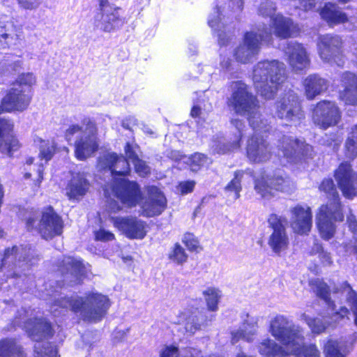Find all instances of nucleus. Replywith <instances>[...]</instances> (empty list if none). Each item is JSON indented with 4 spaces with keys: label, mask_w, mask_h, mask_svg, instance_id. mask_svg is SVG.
Returning a JSON list of instances; mask_svg holds the SVG:
<instances>
[{
    "label": "nucleus",
    "mask_w": 357,
    "mask_h": 357,
    "mask_svg": "<svg viewBox=\"0 0 357 357\" xmlns=\"http://www.w3.org/2000/svg\"><path fill=\"white\" fill-rule=\"evenodd\" d=\"M24 328L31 339L37 343L34 346L35 357H57V349L49 342H41L43 338L53 335L51 324L45 319H29L24 321Z\"/></svg>",
    "instance_id": "obj_9"
},
{
    "label": "nucleus",
    "mask_w": 357,
    "mask_h": 357,
    "mask_svg": "<svg viewBox=\"0 0 357 357\" xmlns=\"http://www.w3.org/2000/svg\"><path fill=\"white\" fill-rule=\"evenodd\" d=\"M300 319L305 321L311 329L312 332L316 334L323 333L329 325L328 321H324L319 318H312L305 313L301 314Z\"/></svg>",
    "instance_id": "obj_43"
},
{
    "label": "nucleus",
    "mask_w": 357,
    "mask_h": 357,
    "mask_svg": "<svg viewBox=\"0 0 357 357\" xmlns=\"http://www.w3.org/2000/svg\"><path fill=\"white\" fill-rule=\"evenodd\" d=\"M89 182L83 174L73 175L66 188V195L69 199H79L87 192Z\"/></svg>",
    "instance_id": "obj_36"
},
{
    "label": "nucleus",
    "mask_w": 357,
    "mask_h": 357,
    "mask_svg": "<svg viewBox=\"0 0 357 357\" xmlns=\"http://www.w3.org/2000/svg\"><path fill=\"white\" fill-rule=\"evenodd\" d=\"M110 307L109 298L99 293H89L84 297H66L54 296L51 311L57 315V307L70 308L80 319L89 322H98L102 319Z\"/></svg>",
    "instance_id": "obj_3"
},
{
    "label": "nucleus",
    "mask_w": 357,
    "mask_h": 357,
    "mask_svg": "<svg viewBox=\"0 0 357 357\" xmlns=\"http://www.w3.org/2000/svg\"><path fill=\"white\" fill-rule=\"evenodd\" d=\"M65 138L69 143L74 140L75 155L79 160L90 157L99 146L96 124L89 118L70 125L66 130Z\"/></svg>",
    "instance_id": "obj_6"
},
{
    "label": "nucleus",
    "mask_w": 357,
    "mask_h": 357,
    "mask_svg": "<svg viewBox=\"0 0 357 357\" xmlns=\"http://www.w3.org/2000/svg\"><path fill=\"white\" fill-rule=\"evenodd\" d=\"M31 100V94L24 92L20 89L13 86L2 99L0 114L3 112L23 111L26 109Z\"/></svg>",
    "instance_id": "obj_26"
},
{
    "label": "nucleus",
    "mask_w": 357,
    "mask_h": 357,
    "mask_svg": "<svg viewBox=\"0 0 357 357\" xmlns=\"http://www.w3.org/2000/svg\"><path fill=\"white\" fill-rule=\"evenodd\" d=\"M189 159L190 162V169L193 172H197L202 167L208 166L211 163L210 158H208L206 155L200 153H195L192 155Z\"/></svg>",
    "instance_id": "obj_50"
},
{
    "label": "nucleus",
    "mask_w": 357,
    "mask_h": 357,
    "mask_svg": "<svg viewBox=\"0 0 357 357\" xmlns=\"http://www.w3.org/2000/svg\"><path fill=\"white\" fill-rule=\"evenodd\" d=\"M283 52L293 71L301 73L310 66V56L303 44L296 41L288 42L284 47Z\"/></svg>",
    "instance_id": "obj_19"
},
{
    "label": "nucleus",
    "mask_w": 357,
    "mask_h": 357,
    "mask_svg": "<svg viewBox=\"0 0 357 357\" xmlns=\"http://www.w3.org/2000/svg\"><path fill=\"white\" fill-rule=\"evenodd\" d=\"M227 12L225 8L215 6L208 16V24L212 29L218 32V43L220 45H226L231 39L232 33L230 31L225 32L222 29L225 28L229 19H232L236 15L241 13L243 8V0H231L229 3Z\"/></svg>",
    "instance_id": "obj_11"
},
{
    "label": "nucleus",
    "mask_w": 357,
    "mask_h": 357,
    "mask_svg": "<svg viewBox=\"0 0 357 357\" xmlns=\"http://www.w3.org/2000/svg\"><path fill=\"white\" fill-rule=\"evenodd\" d=\"M287 78L284 63L276 60H264L257 63L252 70L253 84L265 99L274 98L278 86Z\"/></svg>",
    "instance_id": "obj_4"
},
{
    "label": "nucleus",
    "mask_w": 357,
    "mask_h": 357,
    "mask_svg": "<svg viewBox=\"0 0 357 357\" xmlns=\"http://www.w3.org/2000/svg\"><path fill=\"white\" fill-rule=\"evenodd\" d=\"M319 189L327 194L330 202L322 205L317 215V225L321 237L326 240L331 238L335 231V222L342 221L343 215L338 192L332 179H324Z\"/></svg>",
    "instance_id": "obj_5"
},
{
    "label": "nucleus",
    "mask_w": 357,
    "mask_h": 357,
    "mask_svg": "<svg viewBox=\"0 0 357 357\" xmlns=\"http://www.w3.org/2000/svg\"><path fill=\"white\" fill-rule=\"evenodd\" d=\"M26 227L29 231H36L45 239H51L63 232L62 218L52 207L45 208L41 215L31 211L26 218Z\"/></svg>",
    "instance_id": "obj_7"
},
{
    "label": "nucleus",
    "mask_w": 357,
    "mask_h": 357,
    "mask_svg": "<svg viewBox=\"0 0 357 357\" xmlns=\"http://www.w3.org/2000/svg\"><path fill=\"white\" fill-rule=\"evenodd\" d=\"M149 196L142 204V214L145 217L160 215L167 206V199L163 193L156 187L149 188Z\"/></svg>",
    "instance_id": "obj_27"
},
{
    "label": "nucleus",
    "mask_w": 357,
    "mask_h": 357,
    "mask_svg": "<svg viewBox=\"0 0 357 357\" xmlns=\"http://www.w3.org/2000/svg\"><path fill=\"white\" fill-rule=\"evenodd\" d=\"M310 285L316 295L327 305L333 321H337L348 316L349 310L346 307H341L338 310L336 309V305L330 298V288L326 282L319 279H315L310 281Z\"/></svg>",
    "instance_id": "obj_25"
},
{
    "label": "nucleus",
    "mask_w": 357,
    "mask_h": 357,
    "mask_svg": "<svg viewBox=\"0 0 357 357\" xmlns=\"http://www.w3.org/2000/svg\"><path fill=\"white\" fill-rule=\"evenodd\" d=\"M341 291V293L345 295L347 298V302L354 316L357 314V293L352 289L351 287L347 282L342 284L340 289H337L335 292Z\"/></svg>",
    "instance_id": "obj_45"
},
{
    "label": "nucleus",
    "mask_w": 357,
    "mask_h": 357,
    "mask_svg": "<svg viewBox=\"0 0 357 357\" xmlns=\"http://www.w3.org/2000/svg\"><path fill=\"white\" fill-rule=\"evenodd\" d=\"M305 338L300 348V356L293 355L295 357H320V352L314 344H305Z\"/></svg>",
    "instance_id": "obj_52"
},
{
    "label": "nucleus",
    "mask_w": 357,
    "mask_h": 357,
    "mask_svg": "<svg viewBox=\"0 0 357 357\" xmlns=\"http://www.w3.org/2000/svg\"><path fill=\"white\" fill-rule=\"evenodd\" d=\"M112 191L123 204L130 207L135 206L142 199L138 184L125 178H116Z\"/></svg>",
    "instance_id": "obj_21"
},
{
    "label": "nucleus",
    "mask_w": 357,
    "mask_h": 357,
    "mask_svg": "<svg viewBox=\"0 0 357 357\" xmlns=\"http://www.w3.org/2000/svg\"><path fill=\"white\" fill-rule=\"evenodd\" d=\"M275 114L278 118L284 119L294 125L304 118L301 102L297 94L289 91L275 103Z\"/></svg>",
    "instance_id": "obj_15"
},
{
    "label": "nucleus",
    "mask_w": 357,
    "mask_h": 357,
    "mask_svg": "<svg viewBox=\"0 0 357 357\" xmlns=\"http://www.w3.org/2000/svg\"><path fill=\"white\" fill-rule=\"evenodd\" d=\"M205 297L208 308L211 311H216L218 310V304L221 297L220 291L215 287H208L203 291Z\"/></svg>",
    "instance_id": "obj_46"
},
{
    "label": "nucleus",
    "mask_w": 357,
    "mask_h": 357,
    "mask_svg": "<svg viewBox=\"0 0 357 357\" xmlns=\"http://www.w3.org/2000/svg\"><path fill=\"white\" fill-rule=\"evenodd\" d=\"M357 341V332L353 333L349 335L347 340H343V343H345L348 347H351V351L353 350L354 345Z\"/></svg>",
    "instance_id": "obj_63"
},
{
    "label": "nucleus",
    "mask_w": 357,
    "mask_h": 357,
    "mask_svg": "<svg viewBox=\"0 0 357 357\" xmlns=\"http://www.w3.org/2000/svg\"><path fill=\"white\" fill-rule=\"evenodd\" d=\"M114 225L128 238L142 239L147 233V224L137 217H116L112 219Z\"/></svg>",
    "instance_id": "obj_23"
},
{
    "label": "nucleus",
    "mask_w": 357,
    "mask_h": 357,
    "mask_svg": "<svg viewBox=\"0 0 357 357\" xmlns=\"http://www.w3.org/2000/svg\"><path fill=\"white\" fill-rule=\"evenodd\" d=\"M247 156L254 162H263L268 160L272 154L270 144L262 137L257 135L250 137L247 142Z\"/></svg>",
    "instance_id": "obj_28"
},
{
    "label": "nucleus",
    "mask_w": 357,
    "mask_h": 357,
    "mask_svg": "<svg viewBox=\"0 0 357 357\" xmlns=\"http://www.w3.org/2000/svg\"><path fill=\"white\" fill-rule=\"evenodd\" d=\"M136 172L141 176H145L150 173L151 169L146 162L139 159L133 163Z\"/></svg>",
    "instance_id": "obj_58"
},
{
    "label": "nucleus",
    "mask_w": 357,
    "mask_h": 357,
    "mask_svg": "<svg viewBox=\"0 0 357 357\" xmlns=\"http://www.w3.org/2000/svg\"><path fill=\"white\" fill-rule=\"evenodd\" d=\"M183 242L187 246V248L191 250H195L199 245V243L197 240L195 238L194 235L192 234H185L183 238Z\"/></svg>",
    "instance_id": "obj_59"
},
{
    "label": "nucleus",
    "mask_w": 357,
    "mask_h": 357,
    "mask_svg": "<svg viewBox=\"0 0 357 357\" xmlns=\"http://www.w3.org/2000/svg\"><path fill=\"white\" fill-rule=\"evenodd\" d=\"M342 82L344 89L340 93V98L347 105H357V76L350 72L342 75Z\"/></svg>",
    "instance_id": "obj_33"
},
{
    "label": "nucleus",
    "mask_w": 357,
    "mask_h": 357,
    "mask_svg": "<svg viewBox=\"0 0 357 357\" xmlns=\"http://www.w3.org/2000/svg\"><path fill=\"white\" fill-rule=\"evenodd\" d=\"M126 23V18L121 15L119 7H107L98 11L93 17L95 29L105 33H111L120 29Z\"/></svg>",
    "instance_id": "obj_17"
},
{
    "label": "nucleus",
    "mask_w": 357,
    "mask_h": 357,
    "mask_svg": "<svg viewBox=\"0 0 357 357\" xmlns=\"http://www.w3.org/2000/svg\"><path fill=\"white\" fill-rule=\"evenodd\" d=\"M20 61H13L11 60L2 61L0 62V75L15 70L17 67L20 66Z\"/></svg>",
    "instance_id": "obj_56"
},
{
    "label": "nucleus",
    "mask_w": 357,
    "mask_h": 357,
    "mask_svg": "<svg viewBox=\"0 0 357 357\" xmlns=\"http://www.w3.org/2000/svg\"><path fill=\"white\" fill-rule=\"evenodd\" d=\"M18 39L19 36L13 22L3 23L0 22V43L3 48L15 45Z\"/></svg>",
    "instance_id": "obj_40"
},
{
    "label": "nucleus",
    "mask_w": 357,
    "mask_h": 357,
    "mask_svg": "<svg viewBox=\"0 0 357 357\" xmlns=\"http://www.w3.org/2000/svg\"><path fill=\"white\" fill-rule=\"evenodd\" d=\"M345 148L348 158L353 159L357 156V125L352 128L346 141Z\"/></svg>",
    "instance_id": "obj_47"
},
{
    "label": "nucleus",
    "mask_w": 357,
    "mask_h": 357,
    "mask_svg": "<svg viewBox=\"0 0 357 357\" xmlns=\"http://www.w3.org/2000/svg\"><path fill=\"white\" fill-rule=\"evenodd\" d=\"M276 6L275 3L271 0H264L261 2L258 8L259 15L264 17H270L271 20L276 15Z\"/></svg>",
    "instance_id": "obj_51"
},
{
    "label": "nucleus",
    "mask_w": 357,
    "mask_h": 357,
    "mask_svg": "<svg viewBox=\"0 0 357 357\" xmlns=\"http://www.w3.org/2000/svg\"><path fill=\"white\" fill-rule=\"evenodd\" d=\"M212 109V105L208 101H206L204 97L195 101L191 109L190 116L192 118L201 117L204 113H208Z\"/></svg>",
    "instance_id": "obj_48"
},
{
    "label": "nucleus",
    "mask_w": 357,
    "mask_h": 357,
    "mask_svg": "<svg viewBox=\"0 0 357 357\" xmlns=\"http://www.w3.org/2000/svg\"><path fill=\"white\" fill-rule=\"evenodd\" d=\"M243 175L244 172L242 171L236 172L234 178L225 187V192L227 196L231 197L234 200L240 197V192L242 190L241 183Z\"/></svg>",
    "instance_id": "obj_42"
},
{
    "label": "nucleus",
    "mask_w": 357,
    "mask_h": 357,
    "mask_svg": "<svg viewBox=\"0 0 357 357\" xmlns=\"http://www.w3.org/2000/svg\"><path fill=\"white\" fill-rule=\"evenodd\" d=\"M351 351V347H348L343 343L342 339L340 341L328 340L324 349L326 357H347Z\"/></svg>",
    "instance_id": "obj_39"
},
{
    "label": "nucleus",
    "mask_w": 357,
    "mask_h": 357,
    "mask_svg": "<svg viewBox=\"0 0 357 357\" xmlns=\"http://www.w3.org/2000/svg\"><path fill=\"white\" fill-rule=\"evenodd\" d=\"M39 158L47 163L52 159L56 151V143L54 140H40L38 146Z\"/></svg>",
    "instance_id": "obj_44"
},
{
    "label": "nucleus",
    "mask_w": 357,
    "mask_h": 357,
    "mask_svg": "<svg viewBox=\"0 0 357 357\" xmlns=\"http://www.w3.org/2000/svg\"><path fill=\"white\" fill-rule=\"evenodd\" d=\"M36 82V78L32 73L22 74L20 75L16 80V82L13 84V86H16L24 92L31 94V87Z\"/></svg>",
    "instance_id": "obj_49"
},
{
    "label": "nucleus",
    "mask_w": 357,
    "mask_h": 357,
    "mask_svg": "<svg viewBox=\"0 0 357 357\" xmlns=\"http://www.w3.org/2000/svg\"><path fill=\"white\" fill-rule=\"evenodd\" d=\"M303 86L307 98L312 100L327 90L328 82L319 75L312 74L305 79Z\"/></svg>",
    "instance_id": "obj_35"
},
{
    "label": "nucleus",
    "mask_w": 357,
    "mask_h": 357,
    "mask_svg": "<svg viewBox=\"0 0 357 357\" xmlns=\"http://www.w3.org/2000/svg\"><path fill=\"white\" fill-rule=\"evenodd\" d=\"M340 119V112L334 102L321 101L313 109L314 123L324 129L337 124Z\"/></svg>",
    "instance_id": "obj_20"
},
{
    "label": "nucleus",
    "mask_w": 357,
    "mask_h": 357,
    "mask_svg": "<svg viewBox=\"0 0 357 357\" xmlns=\"http://www.w3.org/2000/svg\"><path fill=\"white\" fill-rule=\"evenodd\" d=\"M294 188L291 178L281 170L272 174H262L255 181V190L262 197L268 199L273 196L272 190L289 192Z\"/></svg>",
    "instance_id": "obj_13"
},
{
    "label": "nucleus",
    "mask_w": 357,
    "mask_h": 357,
    "mask_svg": "<svg viewBox=\"0 0 357 357\" xmlns=\"http://www.w3.org/2000/svg\"><path fill=\"white\" fill-rule=\"evenodd\" d=\"M19 6L24 10H36L41 3V0H17Z\"/></svg>",
    "instance_id": "obj_57"
},
{
    "label": "nucleus",
    "mask_w": 357,
    "mask_h": 357,
    "mask_svg": "<svg viewBox=\"0 0 357 357\" xmlns=\"http://www.w3.org/2000/svg\"><path fill=\"white\" fill-rule=\"evenodd\" d=\"M129 329L116 330L114 333V338L118 341L123 340L127 335Z\"/></svg>",
    "instance_id": "obj_64"
},
{
    "label": "nucleus",
    "mask_w": 357,
    "mask_h": 357,
    "mask_svg": "<svg viewBox=\"0 0 357 357\" xmlns=\"http://www.w3.org/2000/svg\"><path fill=\"white\" fill-rule=\"evenodd\" d=\"M277 155L283 163H296L302 158H312V146L292 136L283 135L278 142Z\"/></svg>",
    "instance_id": "obj_12"
},
{
    "label": "nucleus",
    "mask_w": 357,
    "mask_h": 357,
    "mask_svg": "<svg viewBox=\"0 0 357 357\" xmlns=\"http://www.w3.org/2000/svg\"><path fill=\"white\" fill-rule=\"evenodd\" d=\"M320 15L330 26L345 23L348 21L347 15L341 11L335 3H326L321 9Z\"/></svg>",
    "instance_id": "obj_37"
},
{
    "label": "nucleus",
    "mask_w": 357,
    "mask_h": 357,
    "mask_svg": "<svg viewBox=\"0 0 357 357\" xmlns=\"http://www.w3.org/2000/svg\"><path fill=\"white\" fill-rule=\"evenodd\" d=\"M96 239L101 241H109L114 238V235L112 232L104 229H100L95 233Z\"/></svg>",
    "instance_id": "obj_60"
},
{
    "label": "nucleus",
    "mask_w": 357,
    "mask_h": 357,
    "mask_svg": "<svg viewBox=\"0 0 357 357\" xmlns=\"http://www.w3.org/2000/svg\"><path fill=\"white\" fill-rule=\"evenodd\" d=\"M318 52L324 62L342 66L344 63L343 40L336 34H324L319 37Z\"/></svg>",
    "instance_id": "obj_14"
},
{
    "label": "nucleus",
    "mask_w": 357,
    "mask_h": 357,
    "mask_svg": "<svg viewBox=\"0 0 357 357\" xmlns=\"http://www.w3.org/2000/svg\"><path fill=\"white\" fill-rule=\"evenodd\" d=\"M31 248L25 246H13L5 250L1 271L8 278H22L28 269V259Z\"/></svg>",
    "instance_id": "obj_10"
},
{
    "label": "nucleus",
    "mask_w": 357,
    "mask_h": 357,
    "mask_svg": "<svg viewBox=\"0 0 357 357\" xmlns=\"http://www.w3.org/2000/svg\"><path fill=\"white\" fill-rule=\"evenodd\" d=\"M0 357H27L23 348L13 339L0 341Z\"/></svg>",
    "instance_id": "obj_38"
},
{
    "label": "nucleus",
    "mask_w": 357,
    "mask_h": 357,
    "mask_svg": "<svg viewBox=\"0 0 357 357\" xmlns=\"http://www.w3.org/2000/svg\"><path fill=\"white\" fill-rule=\"evenodd\" d=\"M231 94L228 98L229 107L238 115L245 116L256 132H266L271 128V117L263 114L257 98L242 81L231 82Z\"/></svg>",
    "instance_id": "obj_2"
},
{
    "label": "nucleus",
    "mask_w": 357,
    "mask_h": 357,
    "mask_svg": "<svg viewBox=\"0 0 357 357\" xmlns=\"http://www.w3.org/2000/svg\"><path fill=\"white\" fill-rule=\"evenodd\" d=\"M268 223L273 231L268 238V244L274 253L280 255L287 250L289 245V238L285 228L287 220L272 214L268 218Z\"/></svg>",
    "instance_id": "obj_18"
},
{
    "label": "nucleus",
    "mask_w": 357,
    "mask_h": 357,
    "mask_svg": "<svg viewBox=\"0 0 357 357\" xmlns=\"http://www.w3.org/2000/svg\"><path fill=\"white\" fill-rule=\"evenodd\" d=\"M61 265V272L64 281L71 285L79 283L82 278L90 271L89 265L84 264L79 258L65 257Z\"/></svg>",
    "instance_id": "obj_22"
},
{
    "label": "nucleus",
    "mask_w": 357,
    "mask_h": 357,
    "mask_svg": "<svg viewBox=\"0 0 357 357\" xmlns=\"http://www.w3.org/2000/svg\"><path fill=\"white\" fill-rule=\"evenodd\" d=\"M257 321L254 317L247 315V319L244 321L238 330L231 333V343L236 344L240 340L247 342H252L257 332Z\"/></svg>",
    "instance_id": "obj_34"
},
{
    "label": "nucleus",
    "mask_w": 357,
    "mask_h": 357,
    "mask_svg": "<svg viewBox=\"0 0 357 357\" xmlns=\"http://www.w3.org/2000/svg\"><path fill=\"white\" fill-rule=\"evenodd\" d=\"M271 40V31L266 27H259L246 32L242 43L235 50L236 60L242 63L252 62L259 54L262 45L268 44Z\"/></svg>",
    "instance_id": "obj_8"
},
{
    "label": "nucleus",
    "mask_w": 357,
    "mask_h": 357,
    "mask_svg": "<svg viewBox=\"0 0 357 357\" xmlns=\"http://www.w3.org/2000/svg\"><path fill=\"white\" fill-rule=\"evenodd\" d=\"M170 258L178 264H182L186 261L188 256L184 249L180 245L176 244Z\"/></svg>",
    "instance_id": "obj_55"
},
{
    "label": "nucleus",
    "mask_w": 357,
    "mask_h": 357,
    "mask_svg": "<svg viewBox=\"0 0 357 357\" xmlns=\"http://www.w3.org/2000/svg\"><path fill=\"white\" fill-rule=\"evenodd\" d=\"M291 227L296 234H307L312 225V215L309 206L298 205L291 209Z\"/></svg>",
    "instance_id": "obj_29"
},
{
    "label": "nucleus",
    "mask_w": 357,
    "mask_h": 357,
    "mask_svg": "<svg viewBox=\"0 0 357 357\" xmlns=\"http://www.w3.org/2000/svg\"><path fill=\"white\" fill-rule=\"evenodd\" d=\"M12 130L10 121L0 118V151L10 157L20 147L17 139L10 134Z\"/></svg>",
    "instance_id": "obj_31"
},
{
    "label": "nucleus",
    "mask_w": 357,
    "mask_h": 357,
    "mask_svg": "<svg viewBox=\"0 0 357 357\" xmlns=\"http://www.w3.org/2000/svg\"><path fill=\"white\" fill-rule=\"evenodd\" d=\"M198 312H185L181 313L178 324L184 325L185 331L190 335L194 334L200 328Z\"/></svg>",
    "instance_id": "obj_41"
},
{
    "label": "nucleus",
    "mask_w": 357,
    "mask_h": 357,
    "mask_svg": "<svg viewBox=\"0 0 357 357\" xmlns=\"http://www.w3.org/2000/svg\"><path fill=\"white\" fill-rule=\"evenodd\" d=\"M271 24L274 34L280 38H290L299 30L298 25L291 18L280 14H277L271 20Z\"/></svg>",
    "instance_id": "obj_32"
},
{
    "label": "nucleus",
    "mask_w": 357,
    "mask_h": 357,
    "mask_svg": "<svg viewBox=\"0 0 357 357\" xmlns=\"http://www.w3.org/2000/svg\"><path fill=\"white\" fill-rule=\"evenodd\" d=\"M98 166L107 169L112 176L126 175L130 172L128 161L123 156L116 153H107L99 159Z\"/></svg>",
    "instance_id": "obj_30"
},
{
    "label": "nucleus",
    "mask_w": 357,
    "mask_h": 357,
    "mask_svg": "<svg viewBox=\"0 0 357 357\" xmlns=\"http://www.w3.org/2000/svg\"><path fill=\"white\" fill-rule=\"evenodd\" d=\"M137 120L135 117L130 116L124 119L121 122V126L127 130H131L132 127L137 124Z\"/></svg>",
    "instance_id": "obj_61"
},
{
    "label": "nucleus",
    "mask_w": 357,
    "mask_h": 357,
    "mask_svg": "<svg viewBox=\"0 0 357 357\" xmlns=\"http://www.w3.org/2000/svg\"><path fill=\"white\" fill-rule=\"evenodd\" d=\"M231 129H234V137L227 139L222 136L215 137L212 142L211 149L214 153L225 154L227 152L238 149L241 146V140L244 135L245 122L239 118H231L230 120Z\"/></svg>",
    "instance_id": "obj_16"
},
{
    "label": "nucleus",
    "mask_w": 357,
    "mask_h": 357,
    "mask_svg": "<svg viewBox=\"0 0 357 357\" xmlns=\"http://www.w3.org/2000/svg\"><path fill=\"white\" fill-rule=\"evenodd\" d=\"M124 151L126 157L132 163H135L137 160H139L138 155L139 147L136 144L128 142L125 146Z\"/></svg>",
    "instance_id": "obj_53"
},
{
    "label": "nucleus",
    "mask_w": 357,
    "mask_h": 357,
    "mask_svg": "<svg viewBox=\"0 0 357 357\" xmlns=\"http://www.w3.org/2000/svg\"><path fill=\"white\" fill-rule=\"evenodd\" d=\"M194 181H185L180 183V189L182 194H187L192 191L195 187Z\"/></svg>",
    "instance_id": "obj_62"
},
{
    "label": "nucleus",
    "mask_w": 357,
    "mask_h": 357,
    "mask_svg": "<svg viewBox=\"0 0 357 357\" xmlns=\"http://www.w3.org/2000/svg\"><path fill=\"white\" fill-rule=\"evenodd\" d=\"M269 332L281 345L270 338L264 339L257 346L264 357H286L300 356V348L304 340V330L284 315H278L270 323Z\"/></svg>",
    "instance_id": "obj_1"
},
{
    "label": "nucleus",
    "mask_w": 357,
    "mask_h": 357,
    "mask_svg": "<svg viewBox=\"0 0 357 357\" xmlns=\"http://www.w3.org/2000/svg\"><path fill=\"white\" fill-rule=\"evenodd\" d=\"M335 179L344 197L357 196V173H354L350 164L342 162L335 174Z\"/></svg>",
    "instance_id": "obj_24"
},
{
    "label": "nucleus",
    "mask_w": 357,
    "mask_h": 357,
    "mask_svg": "<svg viewBox=\"0 0 357 357\" xmlns=\"http://www.w3.org/2000/svg\"><path fill=\"white\" fill-rule=\"evenodd\" d=\"M314 250L318 253V257L323 266H330L333 264V261L331 254L325 251L321 245H316Z\"/></svg>",
    "instance_id": "obj_54"
}]
</instances>
